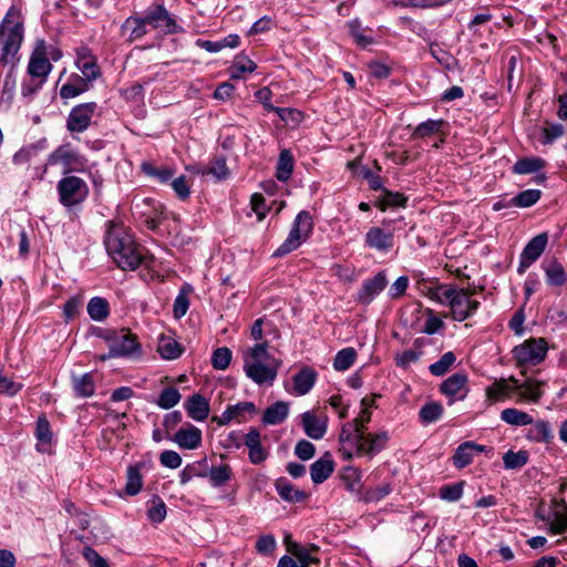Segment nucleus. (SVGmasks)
I'll list each match as a JSON object with an SVG mask.
<instances>
[{
    "label": "nucleus",
    "mask_w": 567,
    "mask_h": 567,
    "mask_svg": "<svg viewBox=\"0 0 567 567\" xmlns=\"http://www.w3.org/2000/svg\"><path fill=\"white\" fill-rule=\"evenodd\" d=\"M528 437L537 442H549L553 439L551 429L547 421H533Z\"/></svg>",
    "instance_id": "8fccbe9b"
},
{
    "label": "nucleus",
    "mask_w": 567,
    "mask_h": 567,
    "mask_svg": "<svg viewBox=\"0 0 567 567\" xmlns=\"http://www.w3.org/2000/svg\"><path fill=\"white\" fill-rule=\"evenodd\" d=\"M443 406L439 402H429L424 404L420 410V420L424 424L436 422L443 414Z\"/></svg>",
    "instance_id": "3c124183"
},
{
    "label": "nucleus",
    "mask_w": 567,
    "mask_h": 567,
    "mask_svg": "<svg viewBox=\"0 0 567 567\" xmlns=\"http://www.w3.org/2000/svg\"><path fill=\"white\" fill-rule=\"evenodd\" d=\"M99 337L109 346V353L101 357L102 361L112 358L137 359L142 355L138 338L130 329L104 330Z\"/></svg>",
    "instance_id": "20e7f679"
},
{
    "label": "nucleus",
    "mask_w": 567,
    "mask_h": 567,
    "mask_svg": "<svg viewBox=\"0 0 567 567\" xmlns=\"http://www.w3.org/2000/svg\"><path fill=\"white\" fill-rule=\"evenodd\" d=\"M82 305H83L82 296L78 295V296L71 297L64 303V307H63V316H64L65 321H71V320L75 319L80 313Z\"/></svg>",
    "instance_id": "69168bd1"
},
{
    "label": "nucleus",
    "mask_w": 567,
    "mask_h": 567,
    "mask_svg": "<svg viewBox=\"0 0 567 567\" xmlns=\"http://www.w3.org/2000/svg\"><path fill=\"white\" fill-rule=\"evenodd\" d=\"M125 493L130 496L138 494L143 487L142 474L138 466H128Z\"/></svg>",
    "instance_id": "09e8293b"
},
{
    "label": "nucleus",
    "mask_w": 567,
    "mask_h": 567,
    "mask_svg": "<svg viewBox=\"0 0 567 567\" xmlns=\"http://www.w3.org/2000/svg\"><path fill=\"white\" fill-rule=\"evenodd\" d=\"M547 244V233L536 235L526 244L519 256L518 274L523 275L542 256Z\"/></svg>",
    "instance_id": "4468645a"
},
{
    "label": "nucleus",
    "mask_w": 567,
    "mask_h": 567,
    "mask_svg": "<svg viewBox=\"0 0 567 567\" xmlns=\"http://www.w3.org/2000/svg\"><path fill=\"white\" fill-rule=\"evenodd\" d=\"M72 388L76 398H91L95 393V381L91 372L72 375Z\"/></svg>",
    "instance_id": "2f4dec72"
},
{
    "label": "nucleus",
    "mask_w": 567,
    "mask_h": 567,
    "mask_svg": "<svg viewBox=\"0 0 567 567\" xmlns=\"http://www.w3.org/2000/svg\"><path fill=\"white\" fill-rule=\"evenodd\" d=\"M406 202L408 198L403 194L383 189V196L378 200L377 206L385 210L389 207H404Z\"/></svg>",
    "instance_id": "864d4df0"
},
{
    "label": "nucleus",
    "mask_w": 567,
    "mask_h": 567,
    "mask_svg": "<svg viewBox=\"0 0 567 567\" xmlns=\"http://www.w3.org/2000/svg\"><path fill=\"white\" fill-rule=\"evenodd\" d=\"M542 268L545 271L546 281L549 286L560 287L566 284L567 275L557 259L543 261Z\"/></svg>",
    "instance_id": "7c9ffc66"
},
{
    "label": "nucleus",
    "mask_w": 567,
    "mask_h": 567,
    "mask_svg": "<svg viewBox=\"0 0 567 567\" xmlns=\"http://www.w3.org/2000/svg\"><path fill=\"white\" fill-rule=\"evenodd\" d=\"M104 245L109 256L122 270H135L143 261V248L122 223L107 221Z\"/></svg>",
    "instance_id": "f257e3e1"
},
{
    "label": "nucleus",
    "mask_w": 567,
    "mask_h": 567,
    "mask_svg": "<svg viewBox=\"0 0 567 567\" xmlns=\"http://www.w3.org/2000/svg\"><path fill=\"white\" fill-rule=\"evenodd\" d=\"M56 190L60 204L68 208L82 204L89 196L86 182L74 175L61 178L58 182Z\"/></svg>",
    "instance_id": "0eeeda50"
},
{
    "label": "nucleus",
    "mask_w": 567,
    "mask_h": 567,
    "mask_svg": "<svg viewBox=\"0 0 567 567\" xmlns=\"http://www.w3.org/2000/svg\"><path fill=\"white\" fill-rule=\"evenodd\" d=\"M456 357L452 351L445 352L441 359L429 367L430 372L435 377L444 375L455 363Z\"/></svg>",
    "instance_id": "13d9d810"
},
{
    "label": "nucleus",
    "mask_w": 567,
    "mask_h": 567,
    "mask_svg": "<svg viewBox=\"0 0 567 567\" xmlns=\"http://www.w3.org/2000/svg\"><path fill=\"white\" fill-rule=\"evenodd\" d=\"M245 445L248 449V457L252 464H261L268 457V452L260 442V432L251 427L245 436Z\"/></svg>",
    "instance_id": "b1692460"
},
{
    "label": "nucleus",
    "mask_w": 567,
    "mask_h": 567,
    "mask_svg": "<svg viewBox=\"0 0 567 567\" xmlns=\"http://www.w3.org/2000/svg\"><path fill=\"white\" fill-rule=\"evenodd\" d=\"M445 290V303L450 307L453 320L462 322L476 313L480 308V301L471 298L474 295V290L456 288L453 285H450V288Z\"/></svg>",
    "instance_id": "39448f33"
},
{
    "label": "nucleus",
    "mask_w": 567,
    "mask_h": 567,
    "mask_svg": "<svg viewBox=\"0 0 567 567\" xmlns=\"http://www.w3.org/2000/svg\"><path fill=\"white\" fill-rule=\"evenodd\" d=\"M388 280L384 271L378 272L374 277L362 282L358 291L357 300L360 303L369 305L386 287Z\"/></svg>",
    "instance_id": "a211bd4d"
},
{
    "label": "nucleus",
    "mask_w": 567,
    "mask_h": 567,
    "mask_svg": "<svg viewBox=\"0 0 567 567\" xmlns=\"http://www.w3.org/2000/svg\"><path fill=\"white\" fill-rule=\"evenodd\" d=\"M288 411V404L282 401H278L266 409L262 422L271 425L279 424L286 420Z\"/></svg>",
    "instance_id": "c9c22d12"
},
{
    "label": "nucleus",
    "mask_w": 567,
    "mask_h": 567,
    "mask_svg": "<svg viewBox=\"0 0 567 567\" xmlns=\"http://www.w3.org/2000/svg\"><path fill=\"white\" fill-rule=\"evenodd\" d=\"M187 415L194 421L202 422L209 415V401L199 393H195L184 402Z\"/></svg>",
    "instance_id": "5701e85b"
},
{
    "label": "nucleus",
    "mask_w": 567,
    "mask_h": 567,
    "mask_svg": "<svg viewBox=\"0 0 567 567\" xmlns=\"http://www.w3.org/2000/svg\"><path fill=\"white\" fill-rule=\"evenodd\" d=\"M166 437L184 450H196L203 441L202 431L193 424H188L186 427L179 429L173 436L167 435Z\"/></svg>",
    "instance_id": "aec40b11"
},
{
    "label": "nucleus",
    "mask_w": 567,
    "mask_h": 567,
    "mask_svg": "<svg viewBox=\"0 0 567 567\" xmlns=\"http://www.w3.org/2000/svg\"><path fill=\"white\" fill-rule=\"evenodd\" d=\"M275 487L279 496L289 503H300L308 497L305 491L297 488L286 477L278 478L275 483Z\"/></svg>",
    "instance_id": "c85d7f7f"
},
{
    "label": "nucleus",
    "mask_w": 567,
    "mask_h": 567,
    "mask_svg": "<svg viewBox=\"0 0 567 567\" xmlns=\"http://www.w3.org/2000/svg\"><path fill=\"white\" fill-rule=\"evenodd\" d=\"M82 556L87 561L89 567H110L107 560L90 546L83 548Z\"/></svg>",
    "instance_id": "774afa93"
},
{
    "label": "nucleus",
    "mask_w": 567,
    "mask_h": 567,
    "mask_svg": "<svg viewBox=\"0 0 567 567\" xmlns=\"http://www.w3.org/2000/svg\"><path fill=\"white\" fill-rule=\"evenodd\" d=\"M361 477L362 472L360 468L354 466H344L340 471V478L342 483L344 484L346 488L351 493H360L361 492Z\"/></svg>",
    "instance_id": "72a5a7b5"
},
{
    "label": "nucleus",
    "mask_w": 567,
    "mask_h": 567,
    "mask_svg": "<svg viewBox=\"0 0 567 567\" xmlns=\"http://www.w3.org/2000/svg\"><path fill=\"white\" fill-rule=\"evenodd\" d=\"M486 398L489 401L496 402L502 401L511 396L512 394V388L507 383V380L504 378H501L496 381H494L491 385H488L485 390Z\"/></svg>",
    "instance_id": "58836bf2"
},
{
    "label": "nucleus",
    "mask_w": 567,
    "mask_h": 567,
    "mask_svg": "<svg viewBox=\"0 0 567 567\" xmlns=\"http://www.w3.org/2000/svg\"><path fill=\"white\" fill-rule=\"evenodd\" d=\"M317 373L311 368L301 369L293 377V386L298 395L307 394L315 385Z\"/></svg>",
    "instance_id": "473e14b6"
},
{
    "label": "nucleus",
    "mask_w": 567,
    "mask_h": 567,
    "mask_svg": "<svg viewBox=\"0 0 567 567\" xmlns=\"http://www.w3.org/2000/svg\"><path fill=\"white\" fill-rule=\"evenodd\" d=\"M233 353L227 347L217 348L212 355V365L216 370H226L231 361Z\"/></svg>",
    "instance_id": "052dcab7"
},
{
    "label": "nucleus",
    "mask_w": 567,
    "mask_h": 567,
    "mask_svg": "<svg viewBox=\"0 0 567 567\" xmlns=\"http://www.w3.org/2000/svg\"><path fill=\"white\" fill-rule=\"evenodd\" d=\"M542 385L543 382L540 381L527 379L522 383V388L518 391L519 401L538 402L543 395Z\"/></svg>",
    "instance_id": "4c0bfd02"
},
{
    "label": "nucleus",
    "mask_w": 567,
    "mask_h": 567,
    "mask_svg": "<svg viewBox=\"0 0 567 567\" xmlns=\"http://www.w3.org/2000/svg\"><path fill=\"white\" fill-rule=\"evenodd\" d=\"M503 462L507 470L520 468L527 464L528 453L526 451L514 452L509 450L504 454Z\"/></svg>",
    "instance_id": "4d7b16f0"
},
{
    "label": "nucleus",
    "mask_w": 567,
    "mask_h": 567,
    "mask_svg": "<svg viewBox=\"0 0 567 567\" xmlns=\"http://www.w3.org/2000/svg\"><path fill=\"white\" fill-rule=\"evenodd\" d=\"M48 163L50 165L62 164L64 173H69L74 171L76 166L83 165V157L69 145H61L50 154Z\"/></svg>",
    "instance_id": "f3484780"
},
{
    "label": "nucleus",
    "mask_w": 567,
    "mask_h": 567,
    "mask_svg": "<svg viewBox=\"0 0 567 567\" xmlns=\"http://www.w3.org/2000/svg\"><path fill=\"white\" fill-rule=\"evenodd\" d=\"M243 362L246 377L258 385L272 384L281 365V361L269 353L267 342L247 348Z\"/></svg>",
    "instance_id": "f03ea898"
},
{
    "label": "nucleus",
    "mask_w": 567,
    "mask_h": 567,
    "mask_svg": "<svg viewBox=\"0 0 567 567\" xmlns=\"http://www.w3.org/2000/svg\"><path fill=\"white\" fill-rule=\"evenodd\" d=\"M414 278H416V288L421 295L439 303H445L444 292H446L445 289L450 288V285H441L436 280L422 277L421 274L414 275Z\"/></svg>",
    "instance_id": "4be33fe9"
},
{
    "label": "nucleus",
    "mask_w": 567,
    "mask_h": 567,
    "mask_svg": "<svg viewBox=\"0 0 567 567\" xmlns=\"http://www.w3.org/2000/svg\"><path fill=\"white\" fill-rule=\"evenodd\" d=\"M484 445L476 444L472 441H466L458 445L454 455H453V464L457 468H464L473 462V457L477 453H482L485 451Z\"/></svg>",
    "instance_id": "393cba45"
},
{
    "label": "nucleus",
    "mask_w": 567,
    "mask_h": 567,
    "mask_svg": "<svg viewBox=\"0 0 567 567\" xmlns=\"http://www.w3.org/2000/svg\"><path fill=\"white\" fill-rule=\"evenodd\" d=\"M545 166V161L539 157L519 158L512 167L513 173L526 175L540 171Z\"/></svg>",
    "instance_id": "ea45409f"
},
{
    "label": "nucleus",
    "mask_w": 567,
    "mask_h": 567,
    "mask_svg": "<svg viewBox=\"0 0 567 567\" xmlns=\"http://www.w3.org/2000/svg\"><path fill=\"white\" fill-rule=\"evenodd\" d=\"M145 17L153 29H158L165 34H176L183 31L175 17L162 3H153L148 7Z\"/></svg>",
    "instance_id": "9d476101"
},
{
    "label": "nucleus",
    "mask_w": 567,
    "mask_h": 567,
    "mask_svg": "<svg viewBox=\"0 0 567 567\" xmlns=\"http://www.w3.org/2000/svg\"><path fill=\"white\" fill-rule=\"evenodd\" d=\"M364 244L370 249L386 254L394 246V236L391 230L374 226L367 231Z\"/></svg>",
    "instance_id": "dca6fc26"
},
{
    "label": "nucleus",
    "mask_w": 567,
    "mask_h": 567,
    "mask_svg": "<svg viewBox=\"0 0 567 567\" xmlns=\"http://www.w3.org/2000/svg\"><path fill=\"white\" fill-rule=\"evenodd\" d=\"M87 313L94 321L102 322L110 316V305L105 298L93 297L87 303Z\"/></svg>",
    "instance_id": "f704fd0d"
},
{
    "label": "nucleus",
    "mask_w": 567,
    "mask_h": 567,
    "mask_svg": "<svg viewBox=\"0 0 567 567\" xmlns=\"http://www.w3.org/2000/svg\"><path fill=\"white\" fill-rule=\"evenodd\" d=\"M24 39V24L18 11L10 9L0 23V68L13 69L19 62V51Z\"/></svg>",
    "instance_id": "7ed1b4c3"
},
{
    "label": "nucleus",
    "mask_w": 567,
    "mask_h": 567,
    "mask_svg": "<svg viewBox=\"0 0 567 567\" xmlns=\"http://www.w3.org/2000/svg\"><path fill=\"white\" fill-rule=\"evenodd\" d=\"M76 66L84 78L87 80H95L100 76V68L96 59L93 56L87 47H80L76 49Z\"/></svg>",
    "instance_id": "412c9836"
},
{
    "label": "nucleus",
    "mask_w": 567,
    "mask_h": 567,
    "mask_svg": "<svg viewBox=\"0 0 567 567\" xmlns=\"http://www.w3.org/2000/svg\"><path fill=\"white\" fill-rule=\"evenodd\" d=\"M157 351L166 360H174L182 354L181 346L171 337H162L159 339Z\"/></svg>",
    "instance_id": "37998d69"
},
{
    "label": "nucleus",
    "mask_w": 567,
    "mask_h": 567,
    "mask_svg": "<svg viewBox=\"0 0 567 567\" xmlns=\"http://www.w3.org/2000/svg\"><path fill=\"white\" fill-rule=\"evenodd\" d=\"M293 156L289 150H282L277 163L276 177L280 182H286L290 178L293 171Z\"/></svg>",
    "instance_id": "a19ab883"
},
{
    "label": "nucleus",
    "mask_w": 567,
    "mask_h": 567,
    "mask_svg": "<svg viewBox=\"0 0 567 567\" xmlns=\"http://www.w3.org/2000/svg\"><path fill=\"white\" fill-rule=\"evenodd\" d=\"M233 477V470L228 464L213 466L208 473L209 483L214 487H220Z\"/></svg>",
    "instance_id": "c03bdc74"
},
{
    "label": "nucleus",
    "mask_w": 567,
    "mask_h": 567,
    "mask_svg": "<svg viewBox=\"0 0 567 567\" xmlns=\"http://www.w3.org/2000/svg\"><path fill=\"white\" fill-rule=\"evenodd\" d=\"M464 482L443 485L440 488V497L446 502H456L463 495Z\"/></svg>",
    "instance_id": "0e129e2a"
},
{
    "label": "nucleus",
    "mask_w": 567,
    "mask_h": 567,
    "mask_svg": "<svg viewBox=\"0 0 567 567\" xmlns=\"http://www.w3.org/2000/svg\"><path fill=\"white\" fill-rule=\"evenodd\" d=\"M182 399V395L179 391L174 386H168L163 389V391L159 393L156 404L164 410H168L174 408L176 404L179 403Z\"/></svg>",
    "instance_id": "603ef678"
},
{
    "label": "nucleus",
    "mask_w": 567,
    "mask_h": 567,
    "mask_svg": "<svg viewBox=\"0 0 567 567\" xmlns=\"http://www.w3.org/2000/svg\"><path fill=\"white\" fill-rule=\"evenodd\" d=\"M444 121L442 120H427L425 122L420 123L414 130L413 135L415 137H427L441 131Z\"/></svg>",
    "instance_id": "680f3d73"
},
{
    "label": "nucleus",
    "mask_w": 567,
    "mask_h": 567,
    "mask_svg": "<svg viewBox=\"0 0 567 567\" xmlns=\"http://www.w3.org/2000/svg\"><path fill=\"white\" fill-rule=\"evenodd\" d=\"M166 505L158 496H154L147 508V518L153 524L162 523L166 517Z\"/></svg>",
    "instance_id": "5fc2aeb1"
},
{
    "label": "nucleus",
    "mask_w": 567,
    "mask_h": 567,
    "mask_svg": "<svg viewBox=\"0 0 567 567\" xmlns=\"http://www.w3.org/2000/svg\"><path fill=\"white\" fill-rule=\"evenodd\" d=\"M350 34L353 37L358 45L367 48L373 43L371 35L367 34V30L363 29L358 20H352L348 23Z\"/></svg>",
    "instance_id": "bf43d9fd"
},
{
    "label": "nucleus",
    "mask_w": 567,
    "mask_h": 567,
    "mask_svg": "<svg viewBox=\"0 0 567 567\" xmlns=\"http://www.w3.org/2000/svg\"><path fill=\"white\" fill-rule=\"evenodd\" d=\"M357 359V351L349 347L337 352L333 360V368L337 371H346L350 369Z\"/></svg>",
    "instance_id": "de8ad7c7"
},
{
    "label": "nucleus",
    "mask_w": 567,
    "mask_h": 567,
    "mask_svg": "<svg viewBox=\"0 0 567 567\" xmlns=\"http://www.w3.org/2000/svg\"><path fill=\"white\" fill-rule=\"evenodd\" d=\"M51 70L52 64L48 58L45 42L40 40L37 42V45L30 56L28 74L31 78L41 80V82H45Z\"/></svg>",
    "instance_id": "ddd939ff"
},
{
    "label": "nucleus",
    "mask_w": 567,
    "mask_h": 567,
    "mask_svg": "<svg viewBox=\"0 0 567 567\" xmlns=\"http://www.w3.org/2000/svg\"><path fill=\"white\" fill-rule=\"evenodd\" d=\"M501 420L509 425L524 426L533 424V417L527 412L508 408L501 412Z\"/></svg>",
    "instance_id": "e433bc0d"
},
{
    "label": "nucleus",
    "mask_w": 567,
    "mask_h": 567,
    "mask_svg": "<svg viewBox=\"0 0 567 567\" xmlns=\"http://www.w3.org/2000/svg\"><path fill=\"white\" fill-rule=\"evenodd\" d=\"M540 196L542 192L539 189H526L514 196L512 204L515 207L527 208L535 205L540 199Z\"/></svg>",
    "instance_id": "6e6d98bb"
},
{
    "label": "nucleus",
    "mask_w": 567,
    "mask_h": 567,
    "mask_svg": "<svg viewBox=\"0 0 567 567\" xmlns=\"http://www.w3.org/2000/svg\"><path fill=\"white\" fill-rule=\"evenodd\" d=\"M257 65L248 56L238 54L229 68L231 79H241L246 73H252Z\"/></svg>",
    "instance_id": "79ce46f5"
},
{
    "label": "nucleus",
    "mask_w": 567,
    "mask_h": 567,
    "mask_svg": "<svg viewBox=\"0 0 567 567\" xmlns=\"http://www.w3.org/2000/svg\"><path fill=\"white\" fill-rule=\"evenodd\" d=\"M202 175H213L216 181H223L228 178L230 175L229 168L226 164V157L225 156H217L215 157L209 166L202 172Z\"/></svg>",
    "instance_id": "a18cd8bd"
},
{
    "label": "nucleus",
    "mask_w": 567,
    "mask_h": 567,
    "mask_svg": "<svg viewBox=\"0 0 567 567\" xmlns=\"http://www.w3.org/2000/svg\"><path fill=\"white\" fill-rule=\"evenodd\" d=\"M468 378L463 372H457L444 380L440 386L441 392L450 399L449 404L464 400L468 393Z\"/></svg>",
    "instance_id": "2eb2a0df"
},
{
    "label": "nucleus",
    "mask_w": 567,
    "mask_h": 567,
    "mask_svg": "<svg viewBox=\"0 0 567 567\" xmlns=\"http://www.w3.org/2000/svg\"><path fill=\"white\" fill-rule=\"evenodd\" d=\"M97 111L95 102L81 103L72 107L66 118V128L71 133H83Z\"/></svg>",
    "instance_id": "9b49d317"
},
{
    "label": "nucleus",
    "mask_w": 567,
    "mask_h": 567,
    "mask_svg": "<svg viewBox=\"0 0 567 567\" xmlns=\"http://www.w3.org/2000/svg\"><path fill=\"white\" fill-rule=\"evenodd\" d=\"M313 229L312 217L309 212L301 210L295 218L286 240L274 252L275 257H282L296 250L306 240Z\"/></svg>",
    "instance_id": "423d86ee"
},
{
    "label": "nucleus",
    "mask_w": 567,
    "mask_h": 567,
    "mask_svg": "<svg viewBox=\"0 0 567 567\" xmlns=\"http://www.w3.org/2000/svg\"><path fill=\"white\" fill-rule=\"evenodd\" d=\"M305 433L313 439L320 440L327 432V421L318 417L313 412L307 411L301 415Z\"/></svg>",
    "instance_id": "cd10ccee"
},
{
    "label": "nucleus",
    "mask_w": 567,
    "mask_h": 567,
    "mask_svg": "<svg viewBox=\"0 0 567 567\" xmlns=\"http://www.w3.org/2000/svg\"><path fill=\"white\" fill-rule=\"evenodd\" d=\"M35 437L41 443H50L52 440L51 426L44 415L39 416L37 420Z\"/></svg>",
    "instance_id": "338daca9"
},
{
    "label": "nucleus",
    "mask_w": 567,
    "mask_h": 567,
    "mask_svg": "<svg viewBox=\"0 0 567 567\" xmlns=\"http://www.w3.org/2000/svg\"><path fill=\"white\" fill-rule=\"evenodd\" d=\"M547 342L545 339H529L514 348V358L518 367L528 364L536 365L544 361L547 354Z\"/></svg>",
    "instance_id": "1a4fd4ad"
},
{
    "label": "nucleus",
    "mask_w": 567,
    "mask_h": 567,
    "mask_svg": "<svg viewBox=\"0 0 567 567\" xmlns=\"http://www.w3.org/2000/svg\"><path fill=\"white\" fill-rule=\"evenodd\" d=\"M148 22L145 14L143 17L134 14L128 17L122 24V33L127 35L130 41L142 39L147 33Z\"/></svg>",
    "instance_id": "a878e982"
},
{
    "label": "nucleus",
    "mask_w": 567,
    "mask_h": 567,
    "mask_svg": "<svg viewBox=\"0 0 567 567\" xmlns=\"http://www.w3.org/2000/svg\"><path fill=\"white\" fill-rule=\"evenodd\" d=\"M287 550L297 559L299 567H311L319 565V547L316 545L305 546L298 543H287Z\"/></svg>",
    "instance_id": "6ab92c4d"
},
{
    "label": "nucleus",
    "mask_w": 567,
    "mask_h": 567,
    "mask_svg": "<svg viewBox=\"0 0 567 567\" xmlns=\"http://www.w3.org/2000/svg\"><path fill=\"white\" fill-rule=\"evenodd\" d=\"M334 471V462L330 453H324L310 466V476L315 484H321L327 481Z\"/></svg>",
    "instance_id": "bb28decb"
},
{
    "label": "nucleus",
    "mask_w": 567,
    "mask_h": 567,
    "mask_svg": "<svg viewBox=\"0 0 567 567\" xmlns=\"http://www.w3.org/2000/svg\"><path fill=\"white\" fill-rule=\"evenodd\" d=\"M373 400L369 398H363L361 400L362 410L360 414L352 420L351 422L346 423L340 432L339 441L341 444H357L360 437V434L364 433L367 430V425L371 420V411L369 406L372 404Z\"/></svg>",
    "instance_id": "6e6552de"
},
{
    "label": "nucleus",
    "mask_w": 567,
    "mask_h": 567,
    "mask_svg": "<svg viewBox=\"0 0 567 567\" xmlns=\"http://www.w3.org/2000/svg\"><path fill=\"white\" fill-rule=\"evenodd\" d=\"M142 171L159 183H167L174 175V171L166 166H155L150 162L142 163Z\"/></svg>",
    "instance_id": "49530a36"
},
{
    "label": "nucleus",
    "mask_w": 567,
    "mask_h": 567,
    "mask_svg": "<svg viewBox=\"0 0 567 567\" xmlns=\"http://www.w3.org/2000/svg\"><path fill=\"white\" fill-rule=\"evenodd\" d=\"M424 313L426 315V320L423 328L421 329V332L426 334H434L444 328L443 320L435 315L433 309L426 308Z\"/></svg>",
    "instance_id": "e2e57ef3"
},
{
    "label": "nucleus",
    "mask_w": 567,
    "mask_h": 567,
    "mask_svg": "<svg viewBox=\"0 0 567 567\" xmlns=\"http://www.w3.org/2000/svg\"><path fill=\"white\" fill-rule=\"evenodd\" d=\"M357 444H348L351 449L355 450L357 456H368L369 458L374 457L378 453L385 449L389 441V434L386 431L378 433H362L358 437Z\"/></svg>",
    "instance_id": "f8f14e48"
},
{
    "label": "nucleus",
    "mask_w": 567,
    "mask_h": 567,
    "mask_svg": "<svg viewBox=\"0 0 567 567\" xmlns=\"http://www.w3.org/2000/svg\"><path fill=\"white\" fill-rule=\"evenodd\" d=\"M92 81L93 80H87L84 76L74 74L65 84L61 86L60 96L62 99L76 97L90 89Z\"/></svg>",
    "instance_id": "c756f323"
}]
</instances>
